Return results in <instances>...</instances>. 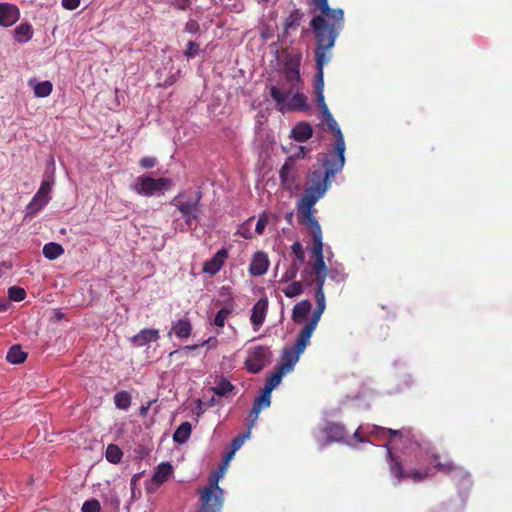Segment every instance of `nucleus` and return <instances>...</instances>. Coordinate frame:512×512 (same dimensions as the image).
Here are the masks:
<instances>
[{
    "instance_id": "46",
    "label": "nucleus",
    "mask_w": 512,
    "mask_h": 512,
    "mask_svg": "<svg viewBox=\"0 0 512 512\" xmlns=\"http://www.w3.org/2000/svg\"><path fill=\"white\" fill-rule=\"evenodd\" d=\"M249 435L250 431L236 436L231 442V449H233V451L239 450L241 446L244 444L245 440L249 437Z\"/></svg>"
},
{
    "instance_id": "34",
    "label": "nucleus",
    "mask_w": 512,
    "mask_h": 512,
    "mask_svg": "<svg viewBox=\"0 0 512 512\" xmlns=\"http://www.w3.org/2000/svg\"><path fill=\"white\" fill-rule=\"evenodd\" d=\"M34 95L39 98L47 97L53 90V85L50 81L37 82L33 85Z\"/></svg>"
},
{
    "instance_id": "25",
    "label": "nucleus",
    "mask_w": 512,
    "mask_h": 512,
    "mask_svg": "<svg viewBox=\"0 0 512 512\" xmlns=\"http://www.w3.org/2000/svg\"><path fill=\"white\" fill-rule=\"evenodd\" d=\"M304 17V13L301 9L295 8L285 18L283 23L284 33H288L292 29H296L300 26Z\"/></svg>"
},
{
    "instance_id": "47",
    "label": "nucleus",
    "mask_w": 512,
    "mask_h": 512,
    "mask_svg": "<svg viewBox=\"0 0 512 512\" xmlns=\"http://www.w3.org/2000/svg\"><path fill=\"white\" fill-rule=\"evenodd\" d=\"M303 286H312L314 284L315 274L311 272L309 267H306L302 271Z\"/></svg>"
},
{
    "instance_id": "48",
    "label": "nucleus",
    "mask_w": 512,
    "mask_h": 512,
    "mask_svg": "<svg viewBox=\"0 0 512 512\" xmlns=\"http://www.w3.org/2000/svg\"><path fill=\"white\" fill-rule=\"evenodd\" d=\"M292 253L295 255L296 259L302 263L305 259V253L303 247L300 242H295L291 246Z\"/></svg>"
},
{
    "instance_id": "16",
    "label": "nucleus",
    "mask_w": 512,
    "mask_h": 512,
    "mask_svg": "<svg viewBox=\"0 0 512 512\" xmlns=\"http://www.w3.org/2000/svg\"><path fill=\"white\" fill-rule=\"evenodd\" d=\"M294 170V161L292 158H287L285 163L282 165L279 177L281 180V184L285 190L292 191L295 185V176L293 174Z\"/></svg>"
},
{
    "instance_id": "28",
    "label": "nucleus",
    "mask_w": 512,
    "mask_h": 512,
    "mask_svg": "<svg viewBox=\"0 0 512 512\" xmlns=\"http://www.w3.org/2000/svg\"><path fill=\"white\" fill-rule=\"evenodd\" d=\"M32 36V26L28 23H21L14 29V39L19 43L28 42Z\"/></svg>"
},
{
    "instance_id": "18",
    "label": "nucleus",
    "mask_w": 512,
    "mask_h": 512,
    "mask_svg": "<svg viewBox=\"0 0 512 512\" xmlns=\"http://www.w3.org/2000/svg\"><path fill=\"white\" fill-rule=\"evenodd\" d=\"M269 267V259L266 253L258 251L254 254L249 265V273L252 276L264 275Z\"/></svg>"
},
{
    "instance_id": "17",
    "label": "nucleus",
    "mask_w": 512,
    "mask_h": 512,
    "mask_svg": "<svg viewBox=\"0 0 512 512\" xmlns=\"http://www.w3.org/2000/svg\"><path fill=\"white\" fill-rule=\"evenodd\" d=\"M228 257V252L226 249L222 248L213 256L212 259L206 261L203 264L202 271L204 273L215 275L217 274L221 268L223 267L225 260Z\"/></svg>"
},
{
    "instance_id": "44",
    "label": "nucleus",
    "mask_w": 512,
    "mask_h": 512,
    "mask_svg": "<svg viewBox=\"0 0 512 512\" xmlns=\"http://www.w3.org/2000/svg\"><path fill=\"white\" fill-rule=\"evenodd\" d=\"M51 190H52L51 183L48 182V181H43L41 183L40 188L36 192L35 196H37L39 198H47L48 201H50V199H51V197H50Z\"/></svg>"
},
{
    "instance_id": "51",
    "label": "nucleus",
    "mask_w": 512,
    "mask_h": 512,
    "mask_svg": "<svg viewBox=\"0 0 512 512\" xmlns=\"http://www.w3.org/2000/svg\"><path fill=\"white\" fill-rule=\"evenodd\" d=\"M261 410L254 406L252 407V409L250 410V413H249V430L255 425L256 421L258 420V417H259V414H260Z\"/></svg>"
},
{
    "instance_id": "3",
    "label": "nucleus",
    "mask_w": 512,
    "mask_h": 512,
    "mask_svg": "<svg viewBox=\"0 0 512 512\" xmlns=\"http://www.w3.org/2000/svg\"><path fill=\"white\" fill-rule=\"evenodd\" d=\"M333 178L334 176L327 175L325 170H313L309 175L310 186L305 190L298 203L299 213L310 228L312 242L322 240V230L319 222L313 215V207L324 196Z\"/></svg>"
},
{
    "instance_id": "42",
    "label": "nucleus",
    "mask_w": 512,
    "mask_h": 512,
    "mask_svg": "<svg viewBox=\"0 0 512 512\" xmlns=\"http://www.w3.org/2000/svg\"><path fill=\"white\" fill-rule=\"evenodd\" d=\"M9 299L15 302H20L25 299L26 291L19 286H12L8 289Z\"/></svg>"
},
{
    "instance_id": "7",
    "label": "nucleus",
    "mask_w": 512,
    "mask_h": 512,
    "mask_svg": "<svg viewBox=\"0 0 512 512\" xmlns=\"http://www.w3.org/2000/svg\"><path fill=\"white\" fill-rule=\"evenodd\" d=\"M284 74L286 81L290 84L289 90L284 92L277 86H271L270 88V95L278 106H283L289 95L292 94L294 90H300L301 86L300 70L297 65L286 66Z\"/></svg>"
},
{
    "instance_id": "10",
    "label": "nucleus",
    "mask_w": 512,
    "mask_h": 512,
    "mask_svg": "<svg viewBox=\"0 0 512 512\" xmlns=\"http://www.w3.org/2000/svg\"><path fill=\"white\" fill-rule=\"evenodd\" d=\"M328 273H319L315 274L314 284L316 285L315 290V302H316V308L312 313V316L308 320V322H311L313 324L318 325L322 314L324 313L326 309V298L324 294V283L326 280Z\"/></svg>"
},
{
    "instance_id": "31",
    "label": "nucleus",
    "mask_w": 512,
    "mask_h": 512,
    "mask_svg": "<svg viewBox=\"0 0 512 512\" xmlns=\"http://www.w3.org/2000/svg\"><path fill=\"white\" fill-rule=\"evenodd\" d=\"M64 253L63 247L55 242H50L44 245L43 255L49 260H54Z\"/></svg>"
},
{
    "instance_id": "54",
    "label": "nucleus",
    "mask_w": 512,
    "mask_h": 512,
    "mask_svg": "<svg viewBox=\"0 0 512 512\" xmlns=\"http://www.w3.org/2000/svg\"><path fill=\"white\" fill-rule=\"evenodd\" d=\"M80 5V0H62V6L68 10H74Z\"/></svg>"
},
{
    "instance_id": "57",
    "label": "nucleus",
    "mask_w": 512,
    "mask_h": 512,
    "mask_svg": "<svg viewBox=\"0 0 512 512\" xmlns=\"http://www.w3.org/2000/svg\"><path fill=\"white\" fill-rule=\"evenodd\" d=\"M330 277H331V279L335 280L336 282H343L346 278V275L344 273L332 271L330 273Z\"/></svg>"
},
{
    "instance_id": "53",
    "label": "nucleus",
    "mask_w": 512,
    "mask_h": 512,
    "mask_svg": "<svg viewBox=\"0 0 512 512\" xmlns=\"http://www.w3.org/2000/svg\"><path fill=\"white\" fill-rule=\"evenodd\" d=\"M267 222H268V220L265 215L259 217V219L256 223V226H255V231L257 234L261 235L264 232Z\"/></svg>"
},
{
    "instance_id": "9",
    "label": "nucleus",
    "mask_w": 512,
    "mask_h": 512,
    "mask_svg": "<svg viewBox=\"0 0 512 512\" xmlns=\"http://www.w3.org/2000/svg\"><path fill=\"white\" fill-rule=\"evenodd\" d=\"M172 187V180L165 177L158 179L150 176H140L134 186V191L139 195L152 196L155 193H164Z\"/></svg>"
},
{
    "instance_id": "55",
    "label": "nucleus",
    "mask_w": 512,
    "mask_h": 512,
    "mask_svg": "<svg viewBox=\"0 0 512 512\" xmlns=\"http://www.w3.org/2000/svg\"><path fill=\"white\" fill-rule=\"evenodd\" d=\"M185 30L189 33L195 34L199 30V24L195 20H190L186 23Z\"/></svg>"
},
{
    "instance_id": "35",
    "label": "nucleus",
    "mask_w": 512,
    "mask_h": 512,
    "mask_svg": "<svg viewBox=\"0 0 512 512\" xmlns=\"http://www.w3.org/2000/svg\"><path fill=\"white\" fill-rule=\"evenodd\" d=\"M131 395L126 391L117 392L114 396V403L117 408L127 410L131 406Z\"/></svg>"
},
{
    "instance_id": "40",
    "label": "nucleus",
    "mask_w": 512,
    "mask_h": 512,
    "mask_svg": "<svg viewBox=\"0 0 512 512\" xmlns=\"http://www.w3.org/2000/svg\"><path fill=\"white\" fill-rule=\"evenodd\" d=\"M271 404V392L262 389L261 395L254 400L253 405L260 410L269 407Z\"/></svg>"
},
{
    "instance_id": "39",
    "label": "nucleus",
    "mask_w": 512,
    "mask_h": 512,
    "mask_svg": "<svg viewBox=\"0 0 512 512\" xmlns=\"http://www.w3.org/2000/svg\"><path fill=\"white\" fill-rule=\"evenodd\" d=\"M233 311V307L230 306H225L223 307L222 309H220L216 315H215V318H214V321H213V324L217 327H224L225 325V320L227 319V317L232 313Z\"/></svg>"
},
{
    "instance_id": "14",
    "label": "nucleus",
    "mask_w": 512,
    "mask_h": 512,
    "mask_svg": "<svg viewBox=\"0 0 512 512\" xmlns=\"http://www.w3.org/2000/svg\"><path fill=\"white\" fill-rule=\"evenodd\" d=\"M20 18V11L16 5L0 3V26L10 27Z\"/></svg>"
},
{
    "instance_id": "26",
    "label": "nucleus",
    "mask_w": 512,
    "mask_h": 512,
    "mask_svg": "<svg viewBox=\"0 0 512 512\" xmlns=\"http://www.w3.org/2000/svg\"><path fill=\"white\" fill-rule=\"evenodd\" d=\"M48 203L49 201L47 198H39L34 195L32 200L26 206L25 217H35Z\"/></svg>"
},
{
    "instance_id": "24",
    "label": "nucleus",
    "mask_w": 512,
    "mask_h": 512,
    "mask_svg": "<svg viewBox=\"0 0 512 512\" xmlns=\"http://www.w3.org/2000/svg\"><path fill=\"white\" fill-rule=\"evenodd\" d=\"M295 93L290 98L289 102L280 106V110L282 111L284 106L287 107L288 110H307L308 105L306 102V96L303 93H300L299 90H294Z\"/></svg>"
},
{
    "instance_id": "22",
    "label": "nucleus",
    "mask_w": 512,
    "mask_h": 512,
    "mask_svg": "<svg viewBox=\"0 0 512 512\" xmlns=\"http://www.w3.org/2000/svg\"><path fill=\"white\" fill-rule=\"evenodd\" d=\"M313 135L312 126L308 122H300L291 130V138L297 142H305Z\"/></svg>"
},
{
    "instance_id": "61",
    "label": "nucleus",
    "mask_w": 512,
    "mask_h": 512,
    "mask_svg": "<svg viewBox=\"0 0 512 512\" xmlns=\"http://www.w3.org/2000/svg\"><path fill=\"white\" fill-rule=\"evenodd\" d=\"M147 410H148V408H147V407H141V409H140V414H141V415H146Z\"/></svg>"
},
{
    "instance_id": "32",
    "label": "nucleus",
    "mask_w": 512,
    "mask_h": 512,
    "mask_svg": "<svg viewBox=\"0 0 512 512\" xmlns=\"http://www.w3.org/2000/svg\"><path fill=\"white\" fill-rule=\"evenodd\" d=\"M26 357H27V354L22 351V349L19 345L12 346L6 355L7 361L12 364L23 363L25 361Z\"/></svg>"
},
{
    "instance_id": "15",
    "label": "nucleus",
    "mask_w": 512,
    "mask_h": 512,
    "mask_svg": "<svg viewBox=\"0 0 512 512\" xmlns=\"http://www.w3.org/2000/svg\"><path fill=\"white\" fill-rule=\"evenodd\" d=\"M160 338V331L153 328H144L130 338V343L135 347H143L151 342H157Z\"/></svg>"
},
{
    "instance_id": "8",
    "label": "nucleus",
    "mask_w": 512,
    "mask_h": 512,
    "mask_svg": "<svg viewBox=\"0 0 512 512\" xmlns=\"http://www.w3.org/2000/svg\"><path fill=\"white\" fill-rule=\"evenodd\" d=\"M272 352L268 346L257 345L248 349L245 368L253 374L259 373L271 362Z\"/></svg>"
},
{
    "instance_id": "27",
    "label": "nucleus",
    "mask_w": 512,
    "mask_h": 512,
    "mask_svg": "<svg viewBox=\"0 0 512 512\" xmlns=\"http://www.w3.org/2000/svg\"><path fill=\"white\" fill-rule=\"evenodd\" d=\"M172 332L178 338H188L192 332V325L188 318L179 319L172 325Z\"/></svg>"
},
{
    "instance_id": "45",
    "label": "nucleus",
    "mask_w": 512,
    "mask_h": 512,
    "mask_svg": "<svg viewBox=\"0 0 512 512\" xmlns=\"http://www.w3.org/2000/svg\"><path fill=\"white\" fill-rule=\"evenodd\" d=\"M82 512H101V505L96 499L85 501L82 505Z\"/></svg>"
},
{
    "instance_id": "23",
    "label": "nucleus",
    "mask_w": 512,
    "mask_h": 512,
    "mask_svg": "<svg viewBox=\"0 0 512 512\" xmlns=\"http://www.w3.org/2000/svg\"><path fill=\"white\" fill-rule=\"evenodd\" d=\"M312 309L309 300H302L297 303L292 310V320L295 324H301Z\"/></svg>"
},
{
    "instance_id": "12",
    "label": "nucleus",
    "mask_w": 512,
    "mask_h": 512,
    "mask_svg": "<svg viewBox=\"0 0 512 512\" xmlns=\"http://www.w3.org/2000/svg\"><path fill=\"white\" fill-rule=\"evenodd\" d=\"M431 460L435 463V468L447 475H451L458 478H465L468 476V472L461 466L456 465L451 459L440 460V456L436 453L431 455Z\"/></svg>"
},
{
    "instance_id": "56",
    "label": "nucleus",
    "mask_w": 512,
    "mask_h": 512,
    "mask_svg": "<svg viewBox=\"0 0 512 512\" xmlns=\"http://www.w3.org/2000/svg\"><path fill=\"white\" fill-rule=\"evenodd\" d=\"M307 154V149L306 147L304 146H298L297 147V151L294 152L293 156H291L290 158H292L293 160L295 158L299 159V158H304Z\"/></svg>"
},
{
    "instance_id": "49",
    "label": "nucleus",
    "mask_w": 512,
    "mask_h": 512,
    "mask_svg": "<svg viewBox=\"0 0 512 512\" xmlns=\"http://www.w3.org/2000/svg\"><path fill=\"white\" fill-rule=\"evenodd\" d=\"M198 346L197 345H188L184 346L180 349H176L169 353V358L172 359L174 357H184L186 356L185 352L188 350H195Z\"/></svg>"
},
{
    "instance_id": "41",
    "label": "nucleus",
    "mask_w": 512,
    "mask_h": 512,
    "mask_svg": "<svg viewBox=\"0 0 512 512\" xmlns=\"http://www.w3.org/2000/svg\"><path fill=\"white\" fill-rule=\"evenodd\" d=\"M430 472H431V468H427L424 471H419L417 469H413V470L407 471V475L405 478H410L414 482H421V481L425 480L427 477L432 475V473H430Z\"/></svg>"
},
{
    "instance_id": "4",
    "label": "nucleus",
    "mask_w": 512,
    "mask_h": 512,
    "mask_svg": "<svg viewBox=\"0 0 512 512\" xmlns=\"http://www.w3.org/2000/svg\"><path fill=\"white\" fill-rule=\"evenodd\" d=\"M316 328V324L307 321L304 327L298 333L294 347L285 349L283 351L281 362L278 366L282 372L287 373L293 370L294 366L300 358V355L304 352L307 345H309L310 339Z\"/></svg>"
},
{
    "instance_id": "2",
    "label": "nucleus",
    "mask_w": 512,
    "mask_h": 512,
    "mask_svg": "<svg viewBox=\"0 0 512 512\" xmlns=\"http://www.w3.org/2000/svg\"><path fill=\"white\" fill-rule=\"evenodd\" d=\"M314 11L319 15L312 18L310 26L315 34V52L330 50L344 26V12L342 9L329 7L328 0H312Z\"/></svg>"
},
{
    "instance_id": "11",
    "label": "nucleus",
    "mask_w": 512,
    "mask_h": 512,
    "mask_svg": "<svg viewBox=\"0 0 512 512\" xmlns=\"http://www.w3.org/2000/svg\"><path fill=\"white\" fill-rule=\"evenodd\" d=\"M373 432L378 436H390V443H392L396 438L399 441L403 442H413L416 441V434L413 432L412 428L402 427L400 429H391L380 426H375Z\"/></svg>"
},
{
    "instance_id": "20",
    "label": "nucleus",
    "mask_w": 512,
    "mask_h": 512,
    "mask_svg": "<svg viewBox=\"0 0 512 512\" xmlns=\"http://www.w3.org/2000/svg\"><path fill=\"white\" fill-rule=\"evenodd\" d=\"M268 308L267 299H260L252 308L251 313V322L254 326V330H258V328L263 324L266 312Z\"/></svg>"
},
{
    "instance_id": "5",
    "label": "nucleus",
    "mask_w": 512,
    "mask_h": 512,
    "mask_svg": "<svg viewBox=\"0 0 512 512\" xmlns=\"http://www.w3.org/2000/svg\"><path fill=\"white\" fill-rule=\"evenodd\" d=\"M202 198L200 192L196 193L194 197L184 199L182 194L177 195L173 200L172 204L177 207L182 217L184 218L185 224L191 228L193 222L195 225L199 222V206Z\"/></svg>"
},
{
    "instance_id": "50",
    "label": "nucleus",
    "mask_w": 512,
    "mask_h": 512,
    "mask_svg": "<svg viewBox=\"0 0 512 512\" xmlns=\"http://www.w3.org/2000/svg\"><path fill=\"white\" fill-rule=\"evenodd\" d=\"M198 50H199V44H197L194 41H189L187 44V48L184 50V55L187 58H192L198 53Z\"/></svg>"
},
{
    "instance_id": "33",
    "label": "nucleus",
    "mask_w": 512,
    "mask_h": 512,
    "mask_svg": "<svg viewBox=\"0 0 512 512\" xmlns=\"http://www.w3.org/2000/svg\"><path fill=\"white\" fill-rule=\"evenodd\" d=\"M123 456L122 450L116 444H109L106 448L105 457L108 462L118 464Z\"/></svg>"
},
{
    "instance_id": "30",
    "label": "nucleus",
    "mask_w": 512,
    "mask_h": 512,
    "mask_svg": "<svg viewBox=\"0 0 512 512\" xmlns=\"http://www.w3.org/2000/svg\"><path fill=\"white\" fill-rule=\"evenodd\" d=\"M172 473V466L169 463H161L158 465L156 472L153 475V482L162 484L165 482Z\"/></svg>"
},
{
    "instance_id": "60",
    "label": "nucleus",
    "mask_w": 512,
    "mask_h": 512,
    "mask_svg": "<svg viewBox=\"0 0 512 512\" xmlns=\"http://www.w3.org/2000/svg\"><path fill=\"white\" fill-rule=\"evenodd\" d=\"M8 307V302L4 300L3 303H0V311H5Z\"/></svg>"
},
{
    "instance_id": "43",
    "label": "nucleus",
    "mask_w": 512,
    "mask_h": 512,
    "mask_svg": "<svg viewBox=\"0 0 512 512\" xmlns=\"http://www.w3.org/2000/svg\"><path fill=\"white\" fill-rule=\"evenodd\" d=\"M299 271L298 264L294 261L291 266L285 271L281 278V282H288L296 278Z\"/></svg>"
},
{
    "instance_id": "36",
    "label": "nucleus",
    "mask_w": 512,
    "mask_h": 512,
    "mask_svg": "<svg viewBox=\"0 0 512 512\" xmlns=\"http://www.w3.org/2000/svg\"><path fill=\"white\" fill-rule=\"evenodd\" d=\"M234 389L233 384L225 378H220L214 387L213 392L218 396H225Z\"/></svg>"
},
{
    "instance_id": "38",
    "label": "nucleus",
    "mask_w": 512,
    "mask_h": 512,
    "mask_svg": "<svg viewBox=\"0 0 512 512\" xmlns=\"http://www.w3.org/2000/svg\"><path fill=\"white\" fill-rule=\"evenodd\" d=\"M303 287L304 286L301 281H293L283 290V293L288 298H294L302 294Z\"/></svg>"
},
{
    "instance_id": "59",
    "label": "nucleus",
    "mask_w": 512,
    "mask_h": 512,
    "mask_svg": "<svg viewBox=\"0 0 512 512\" xmlns=\"http://www.w3.org/2000/svg\"><path fill=\"white\" fill-rule=\"evenodd\" d=\"M235 452H236V451H233V449H231V451H230L229 453H227V454H226V456H225V458H224L225 463H228V462L232 459V457H233V455H234V453H235Z\"/></svg>"
},
{
    "instance_id": "1",
    "label": "nucleus",
    "mask_w": 512,
    "mask_h": 512,
    "mask_svg": "<svg viewBox=\"0 0 512 512\" xmlns=\"http://www.w3.org/2000/svg\"><path fill=\"white\" fill-rule=\"evenodd\" d=\"M315 60L317 65L316 79L314 83L315 94L318 107L322 114V121L326 123L327 128L335 136L334 152L329 153L323 161V168L327 171V175L335 176L342 170L345 164V141L344 136L337 121L332 116L324 98V66L329 62L330 55L326 52H315Z\"/></svg>"
},
{
    "instance_id": "13",
    "label": "nucleus",
    "mask_w": 512,
    "mask_h": 512,
    "mask_svg": "<svg viewBox=\"0 0 512 512\" xmlns=\"http://www.w3.org/2000/svg\"><path fill=\"white\" fill-rule=\"evenodd\" d=\"M311 254L314 258V262L309 267L311 269V272L314 274L319 273H328L327 266L324 261L323 256V242L320 241H313L312 242V248H311Z\"/></svg>"
},
{
    "instance_id": "62",
    "label": "nucleus",
    "mask_w": 512,
    "mask_h": 512,
    "mask_svg": "<svg viewBox=\"0 0 512 512\" xmlns=\"http://www.w3.org/2000/svg\"><path fill=\"white\" fill-rule=\"evenodd\" d=\"M257 1L265 3V2H268L269 0H257Z\"/></svg>"
},
{
    "instance_id": "19",
    "label": "nucleus",
    "mask_w": 512,
    "mask_h": 512,
    "mask_svg": "<svg viewBox=\"0 0 512 512\" xmlns=\"http://www.w3.org/2000/svg\"><path fill=\"white\" fill-rule=\"evenodd\" d=\"M387 456L389 458V471L391 475L396 479V485L399 484L407 475V471L403 468L399 458L387 449Z\"/></svg>"
},
{
    "instance_id": "37",
    "label": "nucleus",
    "mask_w": 512,
    "mask_h": 512,
    "mask_svg": "<svg viewBox=\"0 0 512 512\" xmlns=\"http://www.w3.org/2000/svg\"><path fill=\"white\" fill-rule=\"evenodd\" d=\"M284 374L285 372H282V370L278 368L277 371L266 380L263 389L272 392L280 384Z\"/></svg>"
},
{
    "instance_id": "29",
    "label": "nucleus",
    "mask_w": 512,
    "mask_h": 512,
    "mask_svg": "<svg viewBox=\"0 0 512 512\" xmlns=\"http://www.w3.org/2000/svg\"><path fill=\"white\" fill-rule=\"evenodd\" d=\"M192 432V426L189 422H183L180 426L175 430L173 434V440L176 443L182 444L185 443Z\"/></svg>"
},
{
    "instance_id": "52",
    "label": "nucleus",
    "mask_w": 512,
    "mask_h": 512,
    "mask_svg": "<svg viewBox=\"0 0 512 512\" xmlns=\"http://www.w3.org/2000/svg\"><path fill=\"white\" fill-rule=\"evenodd\" d=\"M139 164L142 168L145 169L152 168L156 165V158L151 156H145L140 160Z\"/></svg>"
},
{
    "instance_id": "58",
    "label": "nucleus",
    "mask_w": 512,
    "mask_h": 512,
    "mask_svg": "<svg viewBox=\"0 0 512 512\" xmlns=\"http://www.w3.org/2000/svg\"><path fill=\"white\" fill-rule=\"evenodd\" d=\"M354 439L357 440V442L359 443H364L365 442V439L362 437L361 433H360V428H358L355 432H354V435H353Z\"/></svg>"
},
{
    "instance_id": "21",
    "label": "nucleus",
    "mask_w": 512,
    "mask_h": 512,
    "mask_svg": "<svg viewBox=\"0 0 512 512\" xmlns=\"http://www.w3.org/2000/svg\"><path fill=\"white\" fill-rule=\"evenodd\" d=\"M324 431L327 438L331 441L345 442L348 437V433L342 424L329 423Z\"/></svg>"
},
{
    "instance_id": "6",
    "label": "nucleus",
    "mask_w": 512,
    "mask_h": 512,
    "mask_svg": "<svg viewBox=\"0 0 512 512\" xmlns=\"http://www.w3.org/2000/svg\"><path fill=\"white\" fill-rule=\"evenodd\" d=\"M201 508L199 512H220L223 506V490L218 485V476L210 478V485L201 492Z\"/></svg>"
}]
</instances>
